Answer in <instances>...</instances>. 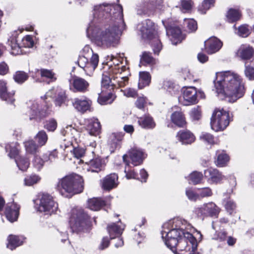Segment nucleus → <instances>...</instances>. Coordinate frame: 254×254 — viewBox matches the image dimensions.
I'll return each mask as SVG.
<instances>
[{
	"mask_svg": "<svg viewBox=\"0 0 254 254\" xmlns=\"http://www.w3.org/2000/svg\"><path fill=\"white\" fill-rule=\"evenodd\" d=\"M93 18L86 29L87 36L104 48L115 46L118 36L125 28L121 5L99 4L94 6Z\"/></svg>",
	"mask_w": 254,
	"mask_h": 254,
	"instance_id": "nucleus-1",
	"label": "nucleus"
},
{
	"mask_svg": "<svg viewBox=\"0 0 254 254\" xmlns=\"http://www.w3.org/2000/svg\"><path fill=\"white\" fill-rule=\"evenodd\" d=\"M194 229L186 220L174 218L162 225L161 237L166 246L175 254H194L196 239L191 234Z\"/></svg>",
	"mask_w": 254,
	"mask_h": 254,
	"instance_id": "nucleus-2",
	"label": "nucleus"
},
{
	"mask_svg": "<svg viewBox=\"0 0 254 254\" xmlns=\"http://www.w3.org/2000/svg\"><path fill=\"white\" fill-rule=\"evenodd\" d=\"M213 82L217 96L229 102H236L242 98L245 93L243 78L234 72H217Z\"/></svg>",
	"mask_w": 254,
	"mask_h": 254,
	"instance_id": "nucleus-3",
	"label": "nucleus"
},
{
	"mask_svg": "<svg viewBox=\"0 0 254 254\" xmlns=\"http://www.w3.org/2000/svg\"><path fill=\"white\" fill-rule=\"evenodd\" d=\"M130 74L128 67L120 66L118 64L108 67L102 74L101 84L103 88H119L126 86L128 83Z\"/></svg>",
	"mask_w": 254,
	"mask_h": 254,
	"instance_id": "nucleus-4",
	"label": "nucleus"
},
{
	"mask_svg": "<svg viewBox=\"0 0 254 254\" xmlns=\"http://www.w3.org/2000/svg\"><path fill=\"white\" fill-rule=\"evenodd\" d=\"M57 189L65 197L81 192L83 190V180L77 174L66 176L59 180Z\"/></svg>",
	"mask_w": 254,
	"mask_h": 254,
	"instance_id": "nucleus-5",
	"label": "nucleus"
},
{
	"mask_svg": "<svg viewBox=\"0 0 254 254\" xmlns=\"http://www.w3.org/2000/svg\"><path fill=\"white\" fill-rule=\"evenodd\" d=\"M137 28L140 31L143 38L151 40V45L154 53L158 55L162 46L160 40L156 36L154 24L150 20L147 19L139 23Z\"/></svg>",
	"mask_w": 254,
	"mask_h": 254,
	"instance_id": "nucleus-6",
	"label": "nucleus"
},
{
	"mask_svg": "<svg viewBox=\"0 0 254 254\" xmlns=\"http://www.w3.org/2000/svg\"><path fill=\"white\" fill-rule=\"evenodd\" d=\"M53 90L48 91L41 99L42 105L40 106L37 102L33 103L29 111L30 119L41 118L46 116L49 113L52 108V101L54 96Z\"/></svg>",
	"mask_w": 254,
	"mask_h": 254,
	"instance_id": "nucleus-7",
	"label": "nucleus"
},
{
	"mask_svg": "<svg viewBox=\"0 0 254 254\" xmlns=\"http://www.w3.org/2000/svg\"><path fill=\"white\" fill-rule=\"evenodd\" d=\"M82 54L78 58V65L85 72L90 73L93 72L98 64V55L94 54L92 49L88 45L83 48Z\"/></svg>",
	"mask_w": 254,
	"mask_h": 254,
	"instance_id": "nucleus-8",
	"label": "nucleus"
},
{
	"mask_svg": "<svg viewBox=\"0 0 254 254\" xmlns=\"http://www.w3.org/2000/svg\"><path fill=\"white\" fill-rule=\"evenodd\" d=\"M69 223L73 231H83L89 226V216L82 209L74 208L71 210Z\"/></svg>",
	"mask_w": 254,
	"mask_h": 254,
	"instance_id": "nucleus-9",
	"label": "nucleus"
},
{
	"mask_svg": "<svg viewBox=\"0 0 254 254\" xmlns=\"http://www.w3.org/2000/svg\"><path fill=\"white\" fill-rule=\"evenodd\" d=\"M230 123V116L224 109L214 110L211 118V127L213 130L218 131L225 129Z\"/></svg>",
	"mask_w": 254,
	"mask_h": 254,
	"instance_id": "nucleus-10",
	"label": "nucleus"
},
{
	"mask_svg": "<svg viewBox=\"0 0 254 254\" xmlns=\"http://www.w3.org/2000/svg\"><path fill=\"white\" fill-rule=\"evenodd\" d=\"M35 203L38 211L45 215H51L58 210V204L48 194H42L39 199L35 200Z\"/></svg>",
	"mask_w": 254,
	"mask_h": 254,
	"instance_id": "nucleus-11",
	"label": "nucleus"
},
{
	"mask_svg": "<svg viewBox=\"0 0 254 254\" xmlns=\"http://www.w3.org/2000/svg\"><path fill=\"white\" fill-rule=\"evenodd\" d=\"M220 208L213 202L204 203L199 207L195 208L194 212L198 217L204 218L206 217L217 216Z\"/></svg>",
	"mask_w": 254,
	"mask_h": 254,
	"instance_id": "nucleus-12",
	"label": "nucleus"
},
{
	"mask_svg": "<svg viewBox=\"0 0 254 254\" xmlns=\"http://www.w3.org/2000/svg\"><path fill=\"white\" fill-rule=\"evenodd\" d=\"M182 96L179 98V102L184 106L195 104L197 102L196 88L192 87H183L181 90Z\"/></svg>",
	"mask_w": 254,
	"mask_h": 254,
	"instance_id": "nucleus-13",
	"label": "nucleus"
},
{
	"mask_svg": "<svg viewBox=\"0 0 254 254\" xmlns=\"http://www.w3.org/2000/svg\"><path fill=\"white\" fill-rule=\"evenodd\" d=\"M104 161L100 157H95L83 164V169L87 172L98 173L104 167Z\"/></svg>",
	"mask_w": 254,
	"mask_h": 254,
	"instance_id": "nucleus-14",
	"label": "nucleus"
},
{
	"mask_svg": "<svg viewBox=\"0 0 254 254\" xmlns=\"http://www.w3.org/2000/svg\"><path fill=\"white\" fill-rule=\"evenodd\" d=\"M91 104V101L85 96L75 98L72 101L74 108L81 113H84L89 110Z\"/></svg>",
	"mask_w": 254,
	"mask_h": 254,
	"instance_id": "nucleus-15",
	"label": "nucleus"
},
{
	"mask_svg": "<svg viewBox=\"0 0 254 254\" xmlns=\"http://www.w3.org/2000/svg\"><path fill=\"white\" fill-rule=\"evenodd\" d=\"M222 45V42L215 37H210L204 42L205 50L209 54L217 52L221 48Z\"/></svg>",
	"mask_w": 254,
	"mask_h": 254,
	"instance_id": "nucleus-16",
	"label": "nucleus"
},
{
	"mask_svg": "<svg viewBox=\"0 0 254 254\" xmlns=\"http://www.w3.org/2000/svg\"><path fill=\"white\" fill-rule=\"evenodd\" d=\"M204 176L207 178L208 182L210 184L220 183L224 178V176L217 169L210 168L204 171Z\"/></svg>",
	"mask_w": 254,
	"mask_h": 254,
	"instance_id": "nucleus-17",
	"label": "nucleus"
},
{
	"mask_svg": "<svg viewBox=\"0 0 254 254\" xmlns=\"http://www.w3.org/2000/svg\"><path fill=\"white\" fill-rule=\"evenodd\" d=\"M162 22L166 27L167 35L170 37L172 44L176 45L178 43H180L184 39L181 34V29L177 27H167L164 22Z\"/></svg>",
	"mask_w": 254,
	"mask_h": 254,
	"instance_id": "nucleus-18",
	"label": "nucleus"
},
{
	"mask_svg": "<svg viewBox=\"0 0 254 254\" xmlns=\"http://www.w3.org/2000/svg\"><path fill=\"white\" fill-rule=\"evenodd\" d=\"M19 206L15 203H8L5 210V215L7 219L10 222L17 220L19 215Z\"/></svg>",
	"mask_w": 254,
	"mask_h": 254,
	"instance_id": "nucleus-19",
	"label": "nucleus"
},
{
	"mask_svg": "<svg viewBox=\"0 0 254 254\" xmlns=\"http://www.w3.org/2000/svg\"><path fill=\"white\" fill-rule=\"evenodd\" d=\"M70 88L73 87L74 91H78L84 92L87 90L89 84L85 79L78 77H74L69 80Z\"/></svg>",
	"mask_w": 254,
	"mask_h": 254,
	"instance_id": "nucleus-20",
	"label": "nucleus"
},
{
	"mask_svg": "<svg viewBox=\"0 0 254 254\" xmlns=\"http://www.w3.org/2000/svg\"><path fill=\"white\" fill-rule=\"evenodd\" d=\"M86 123V129L90 135L97 136L100 133L101 126L97 119L92 118L88 119Z\"/></svg>",
	"mask_w": 254,
	"mask_h": 254,
	"instance_id": "nucleus-21",
	"label": "nucleus"
},
{
	"mask_svg": "<svg viewBox=\"0 0 254 254\" xmlns=\"http://www.w3.org/2000/svg\"><path fill=\"white\" fill-rule=\"evenodd\" d=\"M176 137L183 144H191L195 140L193 134L188 130H180L177 133Z\"/></svg>",
	"mask_w": 254,
	"mask_h": 254,
	"instance_id": "nucleus-22",
	"label": "nucleus"
},
{
	"mask_svg": "<svg viewBox=\"0 0 254 254\" xmlns=\"http://www.w3.org/2000/svg\"><path fill=\"white\" fill-rule=\"evenodd\" d=\"M128 155L131 161L132 164L137 166L141 164L145 156L143 152L140 149L136 148L131 149L128 152Z\"/></svg>",
	"mask_w": 254,
	"mask_h": 254,
	"instance_id": "nucleus-23",
	"label": "nucleus"
},
{
	"mask_svg": "<svg viewBox=\"0 0 254 254\" xmlns=\"http://www.w3.org/2000/svg\"><path fill=\"white\" fill-rule=\"evenodd\" d=\"M64 136H67V139L72 142L73 140L76 143L81 141L80 139V133L71 126H67L62 131Z\"/></svg>",
	"mask_w": 254,
	"mask_h": 254,
	"instance_id": "nucleus-24",
	"label": "nucleus"
},
{
	"mask_svg": "<svg viewBox=\"0 0 254 254\" xmlns=\"http://www.w3.org/2000/svg\"><path fill=\"white\" fill-rule=\"evenodd\" d=\"M14 92H7L6 83L2 80H0V97L7 103L12 104L15 99L13 98Z\"/></svg>",
	"mask_w": 254,
	"mask_h": 254,
	"instance_id": "nucleus-25",
	"label": "nucleus"
},
{
	"mask_svg": "<svg viewBox=\"0 0 254 254\" xmlns=\"http://www.w3.org/2000/svg\"><path fill=\"white\" fill-rule=\"evenodd\" d=\"M118 177L116 174L107 176L102 182V187L104 190H110L118 186Z\"/></svg>",
	"mask_w": 254,
	"mask_h": 254,
	"instance_id": "nucleus-26",
	"label": "nucleus"
},
{
	"mask_svg": "<svg viewBox=\"0 0 254 254\" xmlns=\"http://www.w3.org/2000/svg\"><path fill=\"white\" fill-rule=\"evenodd\" d=\"M237 55L243 60H250L254 55V50L250 46L243 45L238 49Z\"/></svg>",
	"mask_w": 254,
	"mask_h": 254,
	"instance_id": "nucleus-27",
	"label": "nucleus"
},
{
	"mask_svg": "<svg viewBox=\"0 0 254 254\" xmlns=\"http://www.w3.org/2000/svg\"><path fill=\"white\" fill-rule=\"evenodd\" d=\"M120 223L121 225H119L118 223V224L112 223L108 225L107 230L111 239L118 238L122 235L124 229V226L121 225V222Z\"/></svg>",
	"mask_w": 254,
	"mask_h": 254,
	"instance_id": "nucleus-28",
	"label": "nucleus"
},
{
	"mask_svg": "<svg viewBox=\"0 0 254 254\" xmlns=\"http://www.w3.org/2000/svg\"><path fill=\"white\" fill-rule=\"evenodd\" d=\"M172 122L180 127H184L187 124L186 118L181 111H176L172 113L171 116Z\"/></svg>",
	"mask_w": 254,
	"mask_h": 254,
	"instance_id": "nucleus-29",
	"label": "nucleus"
},
{
	"mask_svg": "<svg viewBox=\"0 0 254 254\" xmlns=\"http://www.w3.org/2000/svg\"><path fill=\"white\" fill-rule=\"evenodd\" d=\"M17 34L15 33L9 38L7 45L10 47V53L13 55H18L22 53L21 47L17 43Z\"/></svg>",
	"mask_w": 254,
	"mask_h": 254,
	"instance_id": "nucleus-30",
	"label": "nucleus"
},
{
	"mask_svg": "<svg viewBox=\"0 0 254 254\" xmlns=\"http://www.w3.org/2000/svg\"><path fill=\"white\" fill-rule=\"evenodd\" d=\"M116 95L110 92H105L103 90L99 94L98 102L101 105H106L112 103L116 98Z\"/></svg>",
	"mask_w": 254,
	"mask_h": 254,
	"instance_id": "nucleus-31",
	"label": "nucleus"
},
{
	"mask_svg": "<svg viewBox=\"0 0 254 254\" xmlns=\"http://www.w3.org/2000/svg\"><path fill=\"white\" fill-rule=\"evenodd\" d=\"M7 240V247L11 250H13L23 244L24 238L23 236L9 235Z\"/></svg>",
	"mask_w": 254,
	"mask_h": 254,
	"instance_id": "nucleus-32",
	"label": "nucleus"
},
{
	"mask_svg": "<svg viewBox=\"0 0 254 254\" xmlns=\"http://www.w3.org/2000/svg\"><path fill=\"white\" fill-rule=\"evenodd\" d=\"M138 123L142 128L147 129L153 128L156 125L153 118L149 115L139 118Z\"/></svg>",
	"mask_w": 254,
	"mask_h": 254,
	"instance_id": "nucleus-33",
	"label": "nucleus"
},
{
	"mask_svg": "<svg viewBox=\"0 0 254 254\" xmlns=\"http://www.w3.org/2000/svg\"><path fill=\"white\" fill-rule=\"evenodd\" d=\"M217 157L215 161V165L218 167H223L227 165L230 157L224 151H218Z\"/></svg>",
	"mask_w": 254,
	"mask_h": 254,
	"instance_id": "nucleus-34",
	"label": "nucleus"
},
{
	"mask_svg": "<svg viewBox=\"0 0 254 254\" xmlns=\"http://www.w3.org/2000/svg\"><path fill=\"white\" fill-rule=\"evenodd\" d=\"M105 204V201L101 198H93L88 201V207L94 211L99 210Z\"/></svg>",
	"mask_w": 254,
	"mask_h": 254,
	"instance_id": "nucleus-35",
	"label": "nucleus"
},
{
	"mask_svg": "<svg viewBox=\"0 0 254 254\" xmlns=\"http://www.w3.org/2000/svg\"><path fill=\"white\" fill-rule=\"evenodd\" d=\"M151 80V76L149 72L141 71L139 72V79L138 81V88L142 89L149 85Z\"/></svg>",
	"mask_w": 254,
	"mask_h": 254,
	"instance_id": "nucleus-36",
	"label": "nucleus"
},
{
	"mask_svg": "<svg viewBox=\"0 0 254 254\" xmlns=\"http://www.w3.org/2000/svg\"><path fill=\"white\" fill-rule=\"evenodd\" d=\"M241 14L237 9L230 8L226 14V20L230 23L235 22L240 19Z\"/></svg>",
	"mask_w": 254,
	"mask_h": 254,
	"instance_id": "nucleus-37",
	"label": "nucleus"
},
{
	"mask_svg": "<svg viewBox=\"0 0 254 254\" xmlns=\"http://www.w3.org/2000/svg\"><path fill=\"white\" fill-rule=\"evenodd\" d=\"M39 71L43 80H45L48 83L54 81L57 79L55 74L51 70L42 68Z\"/></svg>",
	"mask_w": 254,
	"mask_h": 254,
	"instance_id": "nucleus-38",
	"label": "nucleus"
},
{
	"mask_svg": "<svg viewBox=\"0 0 254 254\" xmlns=\"http://www.w3.org/2000/svg\"><path fill=\"white\" fill-rule=\"evenodd\" d=\"M15 162L19 169L22 171H26L30 165L29 159L25 156H20L15 159Z\"/></svg>",
	"mask_w": 254,
	"mask_h": 254,
	"instance_id": "nucleus-39",
	"label": "nucleus"
},
{
	"mask_svg": "<svg viewBox=\"0 0 254 254\" xmlns=\"http://www.w3.org/2000/svg\"><path fill=\"white\" fill-rule=\"evenodd\" d=\"M18 144L16 142H12L6 144L5 146V150L8 152V155L10 158H15L18 154L19 148Z\"/></svg>",
	"mask_w": 254,
	"mask_h": 254,
	"instance_id": "nucleus-40",
	"label": "nucleus"
},
{
	"mask_svg": "<svg viewBox=\"0 0 254 254\" xmlns=\"http://www.w3.org/2000/svg\"><path fill=\"white\" fill-rule=\"evenodd\" d=\"M46 161H48V156L47 155H44L42 158L36 155L33 160V165L37 170H39L43 167Z\"/></svg>",
	"mask_w": 254,
	"mask_h": 254,
	"instance_id": "nucleus-41",
	"label": "nucleus"
},
{
	"mask_svg": "<svg viewBox=\"0 0 254 254\" xmlns=\"http://www.w3.org/2000/svg\"><path fill=\"white\" fill-rule=\"evenodd\" d=\"M128 158V155L125 154L123 156V161L126 164V167L125 168V172L126 173V176L127 179H134L136 176V174L133 171H130L129 169V163L127 160Z\"/></svg>",
	"mask_w": 254,
	"mask_h": 254,
	"instance_id": "nucleus-42",
	"label": "nucleus"
},
{
	"mask_svg": "<svg viewBox=\"0 0 254 254\" xmlns=\"http://www.w3.org/2000/svg\"><path fill=\"white\" fill-rule=\"evenodd\" d=\"M203 178L202 173L194 171L191 173L188 177V181L189 183L193 184H197L200 182Z\"/></svg>",
	"mask_w": 254,
	"mask_h": 254,
	"instance_id": "nucleus-43",
	"label": "nucleus"
},
{
	"mask_svg": "<svg viewBox=\"0 0 254 254\" xmlns=\"http://www.w3.org/2000/svg\"><path fill=\"white\" fill-rule=\"evenodd\" d=\"M141 63L144 64L153 65L156 63V62L155 59L151 56L150 53L144 52L141 59Z\"/></svg>",
	"mask_w": 254,
	"mask_h": 254,
	"instance_id": "nucleus-44",
	"label": "nucleus"
},
{
	"mask_svg": "<svg viewBox=\"0 0 254 254\" xmlns=\"http://www.w3.org/2000/svg\"><path fill=\"white\" fill-rule=\"evenodd\" d=\"M41 178L36 175H31L28 176L24 179V185L26 186H31L38 183Z\"/></svg>",
	"mask_w": 254,
	"mask_h": 254,
	"instance_id": "nucleus-45",
	"label": "nucleus"
},
{
	"mask_svg": "<svg viewBox=\"0 0 254 254\" xmlns=\"http://www.w3.org/2000/svg\"><path fill=\"white\" fill-rule=\"evenodd\" d=\"M214 0H203L201 5L198 6V11L201 13H205L211 6L213 5Z\"/></svg>",
	"mask_w": 254,
	"mask_h": 254,
	"instance_id": "nucleus-46",
	"label": "nucleus"
},
{
	"mask_svg": "<svg viewBox=\"0 0 254 254\" xmlns=\"http://www.w3.org/2000/svg\"><path fill=\"white\" fill-rule=\"evenodd\" d=\"M25 147L27 153L33 154L37 152L38 145H37L34 141L29 140L25 142Z\"/></svg>",
	"mask_w": 254,
	"mask_h": 254,
	"instance_id": "nucleus-47",
	"label": "nucleus"
},
{
	"mask_svg": "<svg viewBox=\"0 0 254 254\" xmlns=\"http://www.w3.org/2000/svg\"><path fill=\"white\" fill-rule=\"evenodd\" d=\"M193 5V2L192 0H181V10L185 13L189 12L191 10Z\"/></svg>",
	"mask_w": 254,
	"mask_h": 254,
	"instance_id": "nucleus-48",
	"label": "nucleus"
},
{
	"mask_svg": "<svg viewBox=\"0 0 254 254\" xmlns=\"http://www.w3.org/2000/svg\"><path fill=\"white\" fill-rule=\"evenodd\" d=\"M28 77V76L27 74L21 71H17L13 76L15 82L18 83H22L27 79Z\"/></svg>",
	"mask_w": 254,
	"mask_h": 254,
	"instance_id": "nucleus-49",
	"label": "nucleus"
},
{
	"mask_svg": "<svg viewBox=\"0 0 254 254\" xmlns=\"http://www.w3.org/2000/svg\"><path fill=\"white\" fill-rule=\"evenodd\" d=\"M184 24L190 32L195 31L197 29V23L193 19H185Z\"/></svg>",
	"mask_w": 254,
	"mask_h": 254,
	"instance_id": "nucleus-50",
	"label": "nucleus"
},
{
	"mask_svg": "<svg viewBox=\"0 0 254 254\" xmlns=\"http://www.w3.org/2000/svg\"><path fill=\"white\" fill-rule=\"evenodd\" d=\"M36 139L38 142V145L42 146L46 143L48 137L45 131H40L37 134Z\"/></svg>",
	"mask_w": 254,
	"mask_h": 254,
	"instance_id": "nucleus-51",
	"label": "nucleus"
},
{
	"mask_svg": "<svg viewBox=\"0 0 254 254\" xmlns=\"http://www.w3.org/2000/svg\"><path fill=\"white\" fill-rule=\"evenodd\" d=\"M250 30L247 25H242L239 27L237 34L240 37H247L250 34Z\"/></svg>",
	"mask_w": 254,
	"mask_h": 254,
	"instance_id": "nucleus-52",
	"label": "nucleus"
},
{
	"mask_svg": "<svg viewBox=\"0 0 254 254\" xmlns=\"http://www.w3.org/2000/svg\"><path fill=\"white\" fill-rule=\"evenodd\" d=\"M200 139L210 144L217 143V140H215L213 136L208 133H202L200 136Z\"/></svg>",
	"mask_w": 254,
	"mask_h": 254,
	"instance_id": "nucleus-53",
	"label": "nucleus"
},
{
	"mask_svg": "<svg viewBox=\"0 0 254 254\" xmlns=\"http://www.w3.org/2000/svg\"><path fill=\"white\" fill-rule=\"evenodd\" d=\"M34 45V41L32 37L30 35H27L22 40L21 47L31 48Z\"/></svg>",
	"mask_w": 254,
	"mask_h": 254,
	"instance_id": "nucleus-54",
	"label": "nucleus"
},
{
	"mask_svg": "<svg viewBox=\"0 0 254 254\" xmlns=\"http://www.w3.org/2000/svg\"><path fill=\"white\" fill-rule=\"evenodd\" d=\"M245 75L249 80H254V66L247 65L245 66Z\"/></svg>",
	"mask_w": 254,
	"mask_h": 254,
	"instance_id": "nucleus-55",
	"label": "nucleus"
},
{
	"mask_svg": "<svg viewBox=\"0 0 254 254\" xmlns=\"http://www.w3.org/2000/svg\"><path fill=\"white\" fill-rule=\"evenodd\" d=\"M186 194L188 198L192 201H195L199 199V194L198 192H195L192 189L188 188L186 190Z\"/></svg>",
	"mask_w": 254,
	"mask_h": 254,
	"instance_id": "nucleus-56",
	"label": "nucleus"
},
{
	"mask_svg": "<svg viewBox=\"0 0 254 254\" xmlns=\"http://www.w3.org/2000/svg\"><path fill=\"white\" fill-rule=\"evenodd\" d=\"M199 199L204 197L210 196L212 194L211 190L209 188H205L198 190Z\"/></svg>",
	"mask_w": 254,
	"mask_h": 254,
	"instance_id": "nucleus-57",
	"label": "nucleus"
},
{
	"mask_svg": "<svg viewBox=\"0 0 254 254\" xmlns=\"http://www.w3.org/2000/svg\"><path fill=\"white\" fill-rule=\"evenodd\" d=\"M57 127V123L55 120L51 119L47 121L45 127L49 131H54Z\"/></svg>",
	"mask_w": 254,
	"mask_h": 254,
	"instance_id": "nucleus-58",
	"label": "nucleus"
},
{
	"mask_svg": "<svg viewBox=\"0 0 254 254\" xmlns=\"http://www.w3.org/2000/svg\"><path fill=\"white\" fill-rule=\"evenodd\" d=\"M121 91H122L124 93V95L127 97L134 98L137 95L136 91L133 88H128L124 90H121Z\"/></svg>",
	"mask_w": 254,
	"mask_h": 254,
	"instance_id": "nucleus-59",
	"label": "nucleus"
},
{
	"mask_svg": "<svg viewBox=\"0 0 254 254\" xmlns=\"http://www.w3.org/2000/svg\"><path fill=\"white\" fill-rule=\"evenodd\" d=\"M227 233L224 231H220L216 232L213 239L219 241L220 242H224L226 240Z\"/></svg>",
	"mask_w": 254,
	"mask_h": 254,
	"instance_id": "nucleus-60",
	"label": "nucleus"
},
{
	"mask_svg": "<svg viewBox=\"0 0 254 254\" xmlns=\"http://www.w3.org/2000/svg\"><path fill=\"white\" fill-rule=\"evenodd\" d=\"M85 152V150L82 147H77L74 148L73 150V154L75 157L79 158L84 156Z\"/></svg>",
	"mask_w": 254,
	"mask_h": 254,
	"instance_id": "nucleus-61",
	"label": "nucleus"
},
{
	"mask_svg": "<svg viewBox=\"0 0 254 254\" xmlns=\"http://www.w3.org/2000/svg\"><path fill=\"white\" fill-rule=\"evenodd\" d=\"M65 98L66 96L64 92H62L56 99L55 105L57 106L60 107L64 102Z\"/></svg>",
	"mask_w": 254,
	"mask_h": 254,
	"instance_id": "nucleus-62",
	"label": "nucleus"
},
{
	"mask_svg": "<svg viewBox=\"0 0 254 254\" xmlns=\"http://www.w3.org/2000/svg\"><path fill=\"white\" fill-rule=\"evenodd\" d=\"M225 208L227 211L230 213L232 214L236 208V204L231 200H229L225 205Z\"/></svg>",
	"mask_w": 254,
	"mask_h": 254,
	"instance_id": "nucleus-63",
	"label": "nucleus"
},
{
	"mask_svg": "<svg viewBox=\"0 0 254 254\" xmlns=\"http://www.w3.org/2000/svg\"><path fill=\"white\" fill-rule=\"evenodd\" d=\"M146 103V99L144 97H139L137 99L135 105L139 109H143L144 107V105Z\"/></svg>",
	"mask_w": 254,
	"mask_h": 254,
	"instance_id": "nucleus-64",
	"label": "nucleus"
}]
</instances>
